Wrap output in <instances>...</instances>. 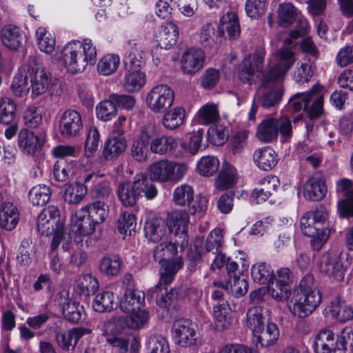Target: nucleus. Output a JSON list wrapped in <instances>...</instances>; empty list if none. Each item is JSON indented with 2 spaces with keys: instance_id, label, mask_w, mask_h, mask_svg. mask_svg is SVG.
Returning <instances> with one entry per match:
<instances>
[{
  "instance_id": "nucleus-1",
  "label": "nucleus",
  "mask_w": 353,
  "mask_h": 353,
  "mask_svg": "<svg viewBox=\"0 0 353 353\" xmlns=\"http://www.w3.org/2000/svg\"><path fill=\"white\" fill-rule=\"evenodd\" d=\"M279 62L269 66L261 79L260 104L263 108H272L281 101L283 89L281 83L287 72L295 62L294 52L283 48L278 51Z\"/></svg>"
},
{
  "instance_id": "nucleus-2",
  "label": "nucleus",
  "mask_w": 353,
  "mask_h": 353,
  "mask_svg": "<svg viewBox=\"0 0 353 353\" xmlns=\"http://www.w3.org/2000/svg\"><path fill=\"white\" fill-rule=\"evenodd\" d=\"M321 301V293L316 290L313 276L307 274L292 292L288 305L294 316L305 318L319 306Z\"/></svg>"
},
{
  "instance_id": "nucleus-3",
  "label": "nucleus",
  "mask_w": 353,
  "mask_h": 353,
  "mask_svg": "<svg viewBox=\"0 0 353 353\" xmlns=\"http://www.w3.org/2000/svg\"><path fill=\"white\" fill-rule=\"evenodd\" d=\"M181 241L174 242L167 240L160 242L154 250V259L161 264L159 270L160 279L155 285L157 290L162 285H168L172 282L177 272L183 266V260L181 257L174 259L177 253V245H180Z\"/></svg>"
},
{
  "instance_id": "nucleus-4",
  "label": "nucleus",
  "mask_w": 353,
  "mask_h": 353,
  "mask_svg": "<svg viewBox=\"0 0 353 353\" xmlns=\"http://www.w3.org/2000/svg\"><path fill=\"white\" fill-rule=\"evenodd\" d=\"M96 58L97 49L90 39L69 42L62 50L64 65L72 74L83 72L88 64H94Z\"/></svg>"
},
{
  "instance_id": "nucleus-5",
  "label": "nucleus",
  "mask_w": 353,
  "mask_h": 353,
  "mask_svg": "<svg viewBox=\"0 0 353 353\" xmlns=\"http://www.w3.org/2000/svg\"><path fill=\"white\" fill-rule=\"evenodd\" d=\"M117 194L123 205L133 207L143 195L148 199H154L157 194V190L145 174L139 173L134 176L132 182L119 184Z\"/></svg>"
},
{
  "instance_id": "nucleus-6",
  "label": "nucleus",
  "mask_w": 353,
  "mask_h": 353,
  "mask_svg": "<svg viewBox=\"0 0 353 353\" xmlns=\"http://www.w3.org/2000/svg\"><path fill=\"white\" fill-rule=\"evenodd\" d=\"M323 86L314 84L307 92H299L290 99L288 108L292 112H298L307 109V114L310 119L319 117L323 113Z\"/></svg>"
},
{
  "instance_id": "nucleus-7",
  "label": "nucleus",
  "mask_w": 353,
  "mask_h": 353,
  "mask_svg": "<svg viewBox=\"0 0 353 353\" xmlns=\"http://www.w3.org/2000/svg\"><path fill=\"white\" fill-rule=\"evenodd\" d=\"M188 166L185 163H176L167 159L157 161L146 170L148 180L161 183H176L186 174Z\"/></svg>"
},
{
  "instance_id": "nucleus-8",
  "label": "nucleus",
  "mask_w": 353,
  "mask_h": 353,
  "mask_svg": "<svg viewBox=\"0 0 353 353\" xmlns=\"http://www.w3.org/2000/svg\"><path fill=\"white\" fill-rule=\"evenodd\" d=\"M279 132L284 141L291 137L292 123L288 117L283 116L263 120L258 125L256 135L261 141L269 143L276 139Z\"/></svg>"
},
{
  "instance_id": "nucleus-9",
  "label": "nucleus",
  "mask_w": 353,
  "mask_h": 353,
  "mask_svg": "<svg viewBox=\"0 0 353 353\" xmlns=\"http://www.w3.org/2000/svg\"><path fill=\"white\" fill-rule=\"evenodd\" d=\"M115 316L103 321V331L105 341L118 353H136L140 347V341L137 336H122L117 333L111 326L115 322Z\"/></svg>"
},
{
  "instance_id": "nucleus-10",
  "label": "nucleus",
  "mask_w": 353,
  "mask_h": 353,
  "mask_svg": "<svg viewBox=\"0 0 353 353\" xmlns=\"http://www.w3.org/2000/svg\"><path fill=\"white\" fill-rule=\"evenodd\" d=\"M27 65L30 68L28 77L31 84L32 93L34 96H40L46 93L51 83L52 77L46 71L38 58L30 56L27 59Z\"/></svg>"
},
{
  "instance_id": "nucleus-11",
  "label": "nucleus",
  "mask_w": 353,
  "mask_h": 353,
  "mask_svg": "<svg viewBox=\"0 0 353 353\" xmlns=\"http://www.w3.org/2000/svg\"><path fill=\"white\" fill-rule=\"evenodd\" d=\"M174 97V92L170 86L160 84L152 88L148 92L146 103L153 112L163 113L173 105Z\"/></svg>"
},
{
  "instance_id": "nucleus-12",
  "label": "nucleus",
  "mask_w": 353,
  "mask_h": 353,
  "mask_svg": "<svg viewBox=\"0 0 353 353\" xmlns=\"http://www.w3.org/2000/svg\"><path fill=\"white\" fill-rule=\"evenodd\" d=\"M301 228L303 234L311 237V245L313 250L319 251L327 241L330 231L316 224L310 216L304 214L301 218Z\"/></svg>"
},
{
  "instance_id": "nucleus-13",
  "label": "nucleus",
  "mask_w": 353,
  "mask_h": 353,
  "mask_svg": "<svg viewBox=\"0 0 353 353\" xmlns=\"http://www.w3.org/2000/svg\"><path fill=\"white\" fill-rule=\"evenodd\" d=\"M346 253L327 252L323 255L321 263V270L337 281L343 280L347 265L343 260L347 259Z\"/></svg>"
},
{
  "instance_id": "nucleus-14",
  "label": "nucleus",
  "mask_w": 353,
  "mask_h": 353,
  "mask_svg": "<svg viewBox=\"0 0 353 353\" xmlns=\"http://www.w3.org/2000/svg\"><path fill=\"white\" fill-rule=\"evenodd\" d=\"M189 213L185 210H174L168 214L165 221L170 233H174L181 239L180 248L184 249L188 245L187 227L189 223Z\"/></svg>"
},
{
  "instance_id": "nucleus-15",
  "label": "nucleus",
  "mask_w": 353,
  "mask_h": 353,
  "mask_svg": "<svg viewBox=\"0 0 353 353\" xmlns=\"http://www.w3.org/2000/svg\"><path fill=\"white\" fill-rule=\"evenodd\" d=\"M265 55V51L259 49L252 57L244 59L239 70V77L242 82L252 84L254 73L263 71Z\"/></svg>"
},
{
  "instance_id": "nucleus-16",
  "label": "nucleus",
  "mask_w": 353,
  "mask_h": 353,
  "mask_svg": "<svg viewBox=\"0 0 353 353\" xmlns=\"http://www.w3.org/2000/svg\"><path fill=\"white\" fill-rule=\"evenodd\" d=\"M338 194L345 197L337 203V211L341 218L353 216V183L350 179H342L336 183Z\"/></svg>"
},
{
  "instance_id": "nucleus-17",
  "label": "nucleus",
  "mask_w": 353,
  "mask_h": 353,
  "mask_svg": "<svg viewBox=\"0 0 353 353\" xmlns=\"http://www.w3.org/2000/svg\"><path fill=\"white\" fill-rule=\"evenodd\" d=\"M56 301L61 306L62 314L68 321L78 323L84 319L83 306L70 299L68 292H60L56 297Z\"/></svg>"
},
{
  "instance_id": "nucleus-18",
  "label": "nucleus",
  "mask_w": 353,
  "mask_h": 353,
  "mask_svg": "<svg viewBox=\"0 0 353 353\" xmlns=\"http://www.w3.org/2000/svg\"><path fill=\"white\" fill-rule=\"evenodd\" d=\"M177 343L183 347L194 345L196 343L195 325L188 319H180L174 321L172 326Z\"/></svg>"
},
{
  "instance_id": "nucleus-19",
  "label": "nucleus",
  "mask_w": 353,
  "mask_h": 353,
  "mask_svg": "<svg viewBox=\"0 0 353 353\" xmlns=\"http://www.w3.org/2000/svg\"><path fill=\"white\" fill-rule=\"evenodd\" d=\"M82 130L83 121L79 112L69 109L62 114L59 121V130L63 137H76Z\"/></svg>"
},
{
  "instance_id": "nucleus-20",
  "label": "nucleus",
  "mask_w": 353,
  "mask_h": 353,
  "mask_svg": "<svg viewBox=\"0 0 353 353\" xmlns=\"http://www.w3.org/2000/svg\"><path fill=\"white\" fill-rule=\"evenodd\" d=\"M92 330L85 327H74L65 332H58L55 334V341L58 347L64 351H72L76 347L79 341Z\"/></svg>"
},
{
  "instance_id": "nucleus-21",
  "label": "nucleus",
  "mask_w": 353,
  "mask_h": 353,
  "mask_svg": "<svg viewBox=\"0 0 353 353\" xmlns=\"http://www.w3.org/2000/svg\"><path fill=\"white\" fill-rule=\"evenodd\" d=\"M327 192L325 179L322 173L315 172L305 182L303 194L306 199L318 201L324 198Z\"/></svg>"
},
{
  "instance_id": "nucleus-22",
  "label": "nucleus",
  "mask_w": 353,
  "mask_h": 353,
  "mask_svg": "<svg viewBox=\"0 0 353 353\" xmlns=\"http://www.w3.org/2000/svg\"><path fill=\"white\" fill-rule=\"evenodd\" d=\"M205 53L199 48L186 50L181 58V70L185 74H193L199 71L205 62Z\"/></svg>"
},
{
  "instance_id": "nucleus-23",
  "label": "nucleus",
  "mask_w": 353,
  "mask_h": 353,
  "mask_svg": "<svg viewBox=\"0 0 353 353\" xmlns=\"http://www.w3.org/2000/svg\"><path fill=\"white\" fill-rule=\"evenodd\" d=\"M17 143L19 149L23 153L34 155L41 150L44 141L34 134L32 131L23 128L18 134Z\"/></svg>"
},
{
  "instance_id": "nucleus-24",
  "label": "nucleus",
  "mask_w": 353,
  "mask_h": 353,
  "mask_svg": "<svg viewBox=\"0 0 353 353\" xmlns=\"http://www.w3.org/2000/svg\"><path fill=\"white\" fill-rule=\"evenodd\" d=\"M144 232L145 237L154 243L167 240L169 236L165 221L159 218H153L146 221Z\"/></svg>"
},
{
  "instance_id": "nucleus-25",
  "label": "nucleus",
  "mask_w": 353,
  "mask_h": 353,
  "mask_svg": "<svg viewBox=\"0 0 353 353\" xmlns=\"http://www.w3.org/2000/svg\"><path fill=\"white\" fill-rule=\"evenodd\" d=\"M24 38L23 32L12 24L4 26L0 31L2 44L11 50H19L23 45Z\"/></svg>"
},
{
  "instance_id": "nucleus-26",
  "label": "nucleus",
  "mask_w": 353,
  "mask_h": 353,
  "mask_svg": "<svg viewBox=\"0 0 353 353\" xmlns=\"http://www.w3.org/2000/svg\"><path fill=\"white\" fill-rule=\"evenodd\" d=\"M238 181L236 169L229 163H223L221 170L216 176L214 185L216 189L223 191L232 188Z\"/></svg>"
},
{
  "instance_id": "nucleus-27",
  "label": "nucleus",
  "mask_w": 353,
  "mask_h": 353,
  "mask_svg": "<svg viewBox=\"0 0 353 353\" xmlns=\"http://www.w3.org/2000/svg\"><path fill=\"white\" fill-rule=\"evenodd\" d=\"M279 337V330L277 325L273 323H268L259 331L253 334V343L256 346L259 345L262 347H268L274 345Z\"/></svg>"
},
{
  "instance_id": "nucleus-28",
  "label": "nucleus",
  "mask_w": 353,
  "mask_h": 353,
  "mask_svg": "<svg viewBox=\"0 0 353 353\" xmlns=\"http://www.w3.org/2000/svg\"><path fill=\"white\" fill-rule=\"evenodd\" d=\"M28 73L30 68L27 65V61L19 68L14 76L10 88L13 94L17 97H23L29 92Z\"/></svg>"
},
{
  "instance_id": "nucleus-29",
  "label": "nucleus",
  "mask_w": 353,
  "mask_h": 353,
  "mask_svg": "<svg viewBox=\"0 0 353 353\" xmlns=\"http://www.w3.org/2000/svg\"><path fill=\"white\" fill-rule=\"evenodd\" d=\"M178 145V142L174 138L170 136L161 135L156 137L150 141V150L151 152L159 155L172 152L176 157L181 156L182 154L175 153Z\"/></svg>"
},
{
  "instance_id": "nucleus-30",
  "label": "nucleus",
  "mask_w": 353,
  "mask_h": 353,
  "mask_svg": "<svg viewBox=\"0 0 353 353\" xmlns=\"http://www.w3.org/2000/svg\"><path fill=\"white\" fill-rule=\"evenodd\" d=\"M19 212L17 207L10 202H3L0 206V226L11 231L19 223Z\"/></svg>"
},
{
  "instance_id": "nucleus-31",
  "label": "nucleus",
  "mask_w": 353,
  "mask_h": 353,
  "mask_svg": "<svg viewBox=\"0 0 353 353\" xmlns=\"http://www.w3.org/2000/svg\"><path fill=\"white\" fill-rule=\"evenodd\" d=\"M253 159L261 170H271L278 163L275 151L270 147H264L256 150L253 154Z\"/></svg>"
},
{
  "instance_id": "nucleus-32",
  "label": "nucleus",
  "mask_w": 353,
  "mask_h": 353,
  "mask_svg": "<svg viewBox=\"0 0 353 353\" xmlns=\"http://www.w3.org/2000/svg\"><path fill=\"white\" fill-rule=\"evenodd\" d=\"M145 301V294L138 290L128 289L120 301V309L125 313L141 308Z\"/></svg>"
},
{
  "instance_id": "nucleus-33",
  "label": "nucleus",
  "mask_w": 353,
  "mask_h": 353,
  "mask_svg": "<svg viewBox=\"0 0 353 353\" xmlns=\"http://www.w3.org/2000/svg\"><path fill=\"white\" fill-rule=\"evenodd\" d=\"M219 30L222 36L228 37L230 40H235L239 38L241 28L237 15L231 12L223 16L219 26Z\"/></svg>"
},
{
  "instance_id": "nucleus-34",
  "label": "nucleus",
  "mask_w": 353,
  "mask_h": 353,
  "mask_svg": "<svg viewBox=\"0 0 353 353\" xmlns=\"http://www.w3.org/2000/svg\"><path fill=\"white\" fill-rule=\"evenodd\" d=\"M179 30L176 24L166 22L161 27L158 36V46L163 49H170L176 43Z\"/></svg>"
},
{
  "instance_id": "nucleus-35",
  "label": "nucleus",
  "mask_w": 353,
  "mask_h": 353,
  "mask_svg": "<svg viewBox=\"0 0 353 353\" xmlns=\"http://www.w3.org/2000/svg\"><path fill=\"white\" fill-rule=\"evenodd\" d=\"M334 335L330 330H321L315 336L312 347L316 353H334Z\"/></svg>"
},
{
  "instance_id": "nucleus-36",
  "label": "nucleus",
  "mask_w": 353,
  "mask_h": 353,
  "mask_svg": "<svg viewBox=\"0 0 353 353\" xmlns=\"http://www.w3.org/2000/svg\"><path fill=\"white\" fill-rule=\"evenodd\" d=\"M103 176V174L90 173L84 177L83 183L93 188V191L98 198L105 199H108L111 194V188L109 182L100 181Z\"/></svg>"
},
{
  "instance_id": "nucleus-37",
  "label": "nucleus",
  "mask_w": 353,
  "mask_h": 353,
  "mask_svg": "<svg viewBox=\"0 0 353 353\" xmlns=\"http://www.w3.org/2000/svg\"><path fill=\"white\" fill-rule=\"evenodd\" d=\"M84 214L96 225L103 223L108 214V205L104 201H97L88 204L81 209Z\"/></svg>"
},
{
  "instance_id": "nucleus-38",
  "label": "nucleus",
  "mask_w": 353,
  "mask_h": 353,
  "mask_svg": "<svg viewBox=\"0 0 353 353\" xmlns=\"http://www.w3.org/2000/svg\"><path fill=\"white\" fill-rule=\"evenodd\" d=\"M126 146V140L123 137H110L105 142L103 155L106 160H113L125 151Z\"/></svg>"
},
{
  "instance_id": "nucleus-39",
  "label": "nucleus",
  "mask_w": 353,
  "mask_h": 353,
  "mask_svg": "<svg viewBox=\"0 0 353 353\" xmlns=\"http://www.w3.org/2000/svg\"><path fill=\"white\" fill-rule=\"evenodd\" d=\"M329 310L332 317L341 322H346L353 318L352 307L347 305L340 296H337L330 301Z\"/></svg>"
},
{
  "instance_id": "nucleus-40",
  "label": "nucleus",
  "mask_w": 353,
  "mask_h": 353,
  "mask_svg": "<svg viewBox=\"0 0 353 353\" xmlns=\"http://www.w3.org/2000/svg\"><path fill=\"white\" fill-rule=\"evenodd\" d=\"M99 288L96 277L90 274L80 275L76 280L74 291L80 296H89L94 294Z\"/></svg>"
},
{
  "instance_id": "nucleus-41",
  "label": "nucleus",
  "mask_w": 353,
  "mask_h": 353,
  "mask_svg": "<svg viewBox=\"0 0 353 353\" xmlns=\"http://www.w3.org/2000/svg\"><path fill=\"white\" fill-rule=\"evenodd\" d=\"M96 225L85 213L82 214L81 210L77 212L72 219V231L79 236L92 234L95 231Z\"/></svg>"
},
{
  "instance_id": "nucleus-42",
  "label": "nucleus",
  "mask_w": 353,
  "mask_h": 353,
  "mask_svg": "<svg viewBox=\"0 0 353 353\" xmlns=\"http://www.w3.org/2000/svg\"><path fill=\"white\" fill-rule=\"evenodd\" d=\"M228 301L219 303L214 307L215 329L219 332L228 330L231 325Z\"/></svg>"
},
{
  "instance_id": "nucleus-43",
  "label": "nucleus",
  "mask_w": 353,
  "mask_h": 353,
  "mask_svg": "<svg viewBox=\"0 0 353 353\" xmlns=\"http://www.w3.org/2000/svg\"><path fill=\"white\" fill-rule=\"evenodd\" d=\"M251 275L255 283L261 285L268 284L274 280V270L271 265L265 262L253 265Z\"/></svg>"
},
{
  "instance_id": "nucleus-44",
  "label": "nucleus",
  "mask_w": 353,
  "mask_h": 353,
  "mask_svg": "<svg viewBox=\"0 0 353 353\" xmlns=\"http://www.w3.org/2000/svg\"><path fill=\"white\" fill-rule=\"evenodd\" d=\"M122 261L118 255L110 254L103 256L100 261V272L108 276H117L121 270Z\"/></svg>"
},
{
  "instance_id": "nucleus-45",
  "label": "nucleus",
  "mask_w": 353,
  "mask_h": 353,
  "mask_svg": "<svg viewBox=\"0 0 353 353\" xmlns=\"http://www.w3.org/2000/svg\"><path fill=\"white\" fill-rule=\"evenodd\" d=\"M298 14L296 8L290 2L279 4L277 9L278 23L283 27H288L295 21Z\"/></svg>"
},
{
  "instance_id": "nucleus-46",
  "label": "nucleus",
  "mask_w": 353,
  "mask_h": 353,
  "mask_svg": "<svg viewBox=\"0 0 353 353\" xmlns=\"http://www.w3.org/2000/svg\"><path fill=\"white\" fill-rule=\"evenodd\" d=\"M162 124L168 130H174L183 123L185 112L181 107H175L164 112Z\"/></svg>"
},
{
  "instance_id": "nucleus-47",
  "label": "nucleus",
  "mask_w": 353,
  "mask_h": 353,
  "mask_svg": "<svg viewBox=\"0 0 353 353\" xmlns=\"http://www.w3.org/2000/svg\"><path fill=\"white\" fill-rule=\"evenodd\" d=\"M88 192V185L75 183L67 186L64 191V200L70 204L80 203Z\"/></svg>"
},
{
  "instance_id": "nucleus-48",
  "label": "nucleus",
  "mask_w": 353,
  "mask_h": 353,
  "mask_svg": "<svg viewBox=\"0 0 353 353\" xmlns=\"http://www.w3.org/2000/svg\"><path fill=\"white\" fill-rule=\"evenodd\" d=\"M215 28V23H207L201 27L199 32V42L205 48L215 49L216 48L217 34Z\"/></svg>"
},
{
  "instance_id": "nucleus-49",
  "label": "nucleus",
  "mask_w": 353,
  "mask_h": 353,
  "mask_svg": "<svg viewBox=\"0 0 353 353\" xmlns=\"http://www.w3.org/2000/svg\"><path fill=\"white\" fill-rule=\"evenodd\" d=\"M123 88L128 92H134L141 89L145 83V74L141 71H126Z\"/></svg>"
},
{
  "instance_id": "nucleus-50",
  "label": "nucleus",
  "mask_w": 353,
  "mask_h": 353,
  "mask_svg": "<svg viewBox=\"0 0 353 353\" xmlns=\"http://www.w3.org/2000/svg\"><path fill=\"white\" fill-rule=\"evenodd\" d=\"M114 301L115 297L112 292H103L95 296L92 307L98 312H110L114 310L116 305Z\"/></svg>"
},
{
  "instance_id": "nucleus-51",
  "label": "nucleus",
  "mask_w": 353,
  "mask_h": 353,
  "mask_svg": "<svg viewBox=\"0 0 353 353\" xmlns=\"http://www.w3.org/2000/svg\"><path fill=\"white\" fill-rule=\"evenodd\" d=\"M51 190L46 185H38L32 188L29 191L28 197L30 201L35 206H43L50 200Z\"/></svg>"
},
{
  "instance_id": "nucleus-52",
  "label": "nucleus",
  "mask_w": 353,
  "mask_h": 353,
  "mask_svg": "<svg viewBox=\"0 0 353 353\" xmlns=\"http://www.w3.org/2000/svg\"><path fill=\"white\" fill-rule=\"evenodd\" d=\"M120 64V58L114 54L104 55L98 62L97 71L105 76L114 73Z\"/></svg>"
},
{
  "instance_id": "nucleus-53",
  "label": "nucleus",
  "mask_w": 353,
  "mask_h": 353,
  "mask_svg": "<svg viewBox=\"0 0 353 353\" xmlns=\"http://www.w3.org/2000/svg\"><path fill=\"white\" fill-rule=\"evenodd\" d=\"M37 44L39 49L47 54L54 50L55 39L46 28L39 27L36 30Z\"/></svg>"
},
{
  "instance_id": "nucleus-54",
  "label": "nucleus",
  "mask_w": 353,
  "mask_h": 353,
  "mask_svg": "<svg viewBox=\"0 0 353 353\" xmlns=\"http://www.w3.org/2000/svg\"><path fill=\"white\" fill-rule=\"evenodd\" d=\"M194 195L193 188L186 183L182 184L175 188L173 192L172 200L179 206L190 205Z\"/></svg>"
},
{
  "instance_id": "nucleus-55",
  "label": "nucleus",
  "mask_w": 353,
  "mask_h": 353,
  "mask_svg": "<svg viewBox=\"0 0 353 353\" xmlns=\"http://www.w3.org/2000/svg\"><path fill=\"white\" fill-rule=\"evenodd\" d=\"M129 313L130 314L125 318V323L130 329H141L149 320V314L144 309L140 308Z\"/></svg>"
},
{
  "instance_id": "nucleus-56",
  "label": "nucleus",
  "mask_w": 353,
  "mask_h": 353,
  "mask_svg": "<svg viewBox=\"0 0 353 353\" xmlns=\"http://www.w3.org/2000/svg\"><path fill=\"white\" fill-rule=\"evenodd\" d=\"M246 316V325L252 331V334L264 327L265 317L261 307H253L249 309Z\"/></svg>"
},
{
  "instance_id": "nucleus-57",
  "label": "nucleus",
  "mask_w": 353,
  "mask_h": 353,
  "mask_svg": "<svg viewBox=\"0 0 353 353\" xmlns=\"http://www.w3.org/2000/svg\"><path fill=\"white\" fill-rule=\"evenodd\" d=\"M219 168V161L214 156L203 157L198 162L196 169L198 173L203 176L214 175Z\"/></svg>"
},
{
  "instance_id": "nucleus-58",
  "label": "nucleus",
  "mask_w": 353,
  "mask_h": 353,
  "mask_svg": "<svg viewBox=\"0 0 353 353\" xmlns=\"http://www.w3.org/2000/svg\"><path fill=\"white\" fill-rule=\"evenodd\" d=\"M17 106L10 98L0 99V123L10 125L14 121L16 115Z\"/></svg>"
},
{
  "instance_id": "nucleus-59",
  "label": "nucleus",
  "mask_w": 353,
  "mask_h": 353,
  "mask_svg": "<svg viewBox=\"0 0 353 353\" xmlns=\"http://www.w3.org/2000/svg\"><path fill=\"white\" fill-rule=\"evenodd\" d=\"M117 109L110 97L107 100L100 102L96 107V114L99 119L103 121H108L117 115Z\"/></svg>"
},
{
  "instance_id": "nucleus-60",
  "label": "nucleus",
  "mask_w": 353,
  "mask_h": 353,
  "mask_svg": "<svg viewBox=\"0 0 353 353\" xmlns=\"http://www.w3.org/2000/svg\"><path fill=\"white\" fill-rule=\"evenodd\" d=\"M136 227L137 218L134 214L124 212L120 215L117 228L121 234L131 235L132 232H135Z\"/></svg>"
},
{
  "instance_id": "nucleus-61",
  "label": "nucleus",
  "mask_w": 353,
  "mask_h": 353,
  "mask_svg": "<svg viewBox=\"0 0 353 353\" xmlns=\"http://www.w3.org/2000/svg\"><path fill=\"white\" fill-rule=\"evenodd\" d=\"M147 353H170L167 339L161 335H154L149 338L146 343Z\"/></svg>"
},
{
  "instance_id": "nucleus-62",
  "label": "nucleus",
  "mask_w": 353,
  "mask_h": 353,
  "mask_svg": "<svg viewBox=\"0 0 353 353\" xmlns=\"http://www.w3.org/2000/svg\"><path fill=\"white\" fill-rule=\"evenodd\" d=\"M335 345L334 353H353V330H343Z\"/></svg>"
},
{
  "instance_id": "nucleus-63",
  "label": "nucleus",
  "mask_w": 353,
  "mask_h": 353,
  "mask_svg": "<svg viewBox=\"0 0 353 353\" xmlns=\"http://www.w3.org/2000/svg\"><path fill=\"white\" fill-rule=\"evenodd\" d=\"M223 231L219 228L213 230L208 236L205 241L207 252L217 254L221 251L223 242Z\"/></svg>"
},
{
  "instance_id": "nucleus-64",
  "label": "nucleus",
  "mask_w": 353,
  "mask_h": 353,
  "mask_svg": "<svg viewBox=\"0 0 353 353\" xmlns=\"http://www.w3.org/2000/svg\"><path fill=\"white\" fill-rule=\"evenodd\" d=\"M268 285V293L274 299L278 301L287 300L289 303L292 292L288 288L281 285L272 280Z\"/></svg>"
}]
</instances>
